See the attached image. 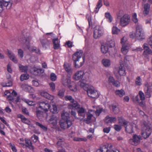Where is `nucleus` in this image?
Returning <instances> with one entry per match:
<instances>
[{
	"mask_svg": "<svg viewBox=\"0 0 152 152\" xmlns=\"http://www.w3.org/2000/svg\"><path fill=\"white\" fill-rule=\"evenodd\" d=\"M83 54V52L81 50L77 51L73 54L72 59L75 68H80L83 65L85 61V58L82 56Z\"/></svg>",
	"mask_w": 152,
	"mask_h": 152,
	"instance_id": "nucleus-1",
	"label": "nucleus"
},
{
	"mask_svg": "<svg viewBox=\"0 0 152 152\" xmlns=\"http://www.w3.org/2000/svg\"><path fill=\"white\" fill-rule=\"evenodd\" d=\"M69 114L65 112L61 114L62 119L60 123L61 128L65 129L69 128L72 125V121L69 120Z\"/></svg>",
	"mask_w": 152,
	"mask_h": 152,
	"instance_id": "nucleus-2",
	"label": "nucleus"
},
{
	"mask_svg": "<svg viewBox=\"0 0 152 152\" xmlns=\"http://www.w3.org/2000/svg\"><path fill=\"white\" fill-rule=\"evenodd\" d=\"M123 12L120 11L117 15V18L120 19V24L122 27L128 25L130 22V16L128 14H126L122 16Z\"/></svg>",
	"mask_w": 152,
	"mask_h": 152,
	"instance_id": "nucleus-3",
	"label": "nucleus"
},
{
	"mask_svg": "<svg viewBox=\"0 0 152 152\" xmlns=\"http://www.w3.org/2000/svg\"><path fill=\"white\" fill-rule=\"evenodd\" d=\"M151 124L146 122L143 123V126L142 127L141 134L144 138L148 137L151 133Z\"/></svg>",
	"mask_w": 152,
	"mask_h": 152,
	"instance_id": "nucleus-4",
	"label": "nucleus"
},
{
	"mask_svg": "<svg viewBox=\"0 0 152 152\" xmlns=\"http://www.w3.org/2000/svg\"><path fill=\"white\" fill-rule=\"evenodd\" d=\"M115 45V42L112 40L102 44L101 47V51L102 53L105 54L108 51L109 48L113 47Z\"/></svg>",
	"mask_w": 152,
	"mask_h": 152,
	"instance_id": "nucleus-5",
	"label": "nucleus"
},
{
	"mask_svg": "<svg viewBox=\"0 0 152 152\" xmlns=\"http://www.w3.org/2000/svg\"><path fill=\"white\" fill-rule=\"evenodd\" d=\"M65 99L66 101H69L71 102L68 105L69 109H72L74 108H77L79 107L77 102L75 101L71 96H66L65 97Z\"/></svg>",
	"mask_w": 152,
	"mask_h": 152,
	"instance_id": "nucleus-6",
	"label": "nucleus"
},
{
	"mask_svg": "<svg viewBox=\"0 0 152 152\" xmlns=\"http://www.w3.org/2000/svg\"><path fill=\"white\" fill-rule=\"evenodd\" d=\"M12 2L10 0H0V13L5 7L7 9H10L12 6Z\"/></svg>",
	"mask_w": 152,
	"mask_h": 152,
	"instance_id": "nucleus-7",
	"label": "nucleus"
},
{
	"mask_svg": "<svg viewBox=\"0 0 152 152\" xmlns=\"http://www.w3.org/2000/svg\"><path fill=\"white\" fill-rule=\"evenodd\" d=\"M72 82H71V79L70 77L67 76H63L61 79V83L62 85L65 87H68L70 90L73 91L76 90L75 88H73L71 87V86H70V85L71 84Z\"/></svg>",
	"mask_w": 152,
	"mask_h": 152,
	"instance_id": "nucleus-8",
	"label": "nucleus"
},
{
	"mask_svg": "<svg viewBox=\"0 0 152 152\" xmlns=\"http://www.w3.org/2000/svg\"><path fill=\"white\" fill-rule=\"evenodd\" d=\"M129 57L128 56H126L124 58V63H123L122 61H120V66L119 67L118 72L121 76H124L126 75L125 69L124 65L126 63L127 60L129 59Z\"/></svg>",
	"mask_w": 152,
	"mask_h": 152,
	"instance_id": "nucleus-9",
	"label": "nucleus"
},
{
	"mask_svg": "<svg viewBox=\"0 0 152 152\" xmlns=\"http://www.w3.org/2000/svg\"><path fill=\"white\" fill-rule=\"evenodd\" d=\"M103 30L101 27L96 26L94 32V37L95 39L99 38L103 34Z\"/></svg>",
	"mask_w": 152,
	"mask_h": 152,
	"instance_id": "nucleus-10",
	"label": "nucleus"
},
{
	"mask_svg": "<svg viewBox=\"0 0 152 152\" xmlns=\"http://www.w3.org/2000/svg\"><path fill=\"white\" fill-rule=\"evenodd\" d=\"M135 36L138 39H144L143 31L141 26H138L136 27Z\"/></svg>",
	"mask_w": 152,
	"mask_h": 152,
	"instance_id": "nucleus-11",
	"label": "nucleus"
},
{
	"mask_svg": "<svg viewBox=\"0 0 152 152\" xmlns=\"http://www.w3.org/2000/svg\"><path fill=\"white\" fill-rule=\"evenodd\" d=\"M88 96L93 98H97L99 96V93L96 91L91 88H88L86 91Z\"/></svg>",
	"mask_w": 152,
	"mask_h": 152,
	"instance_id": "nucleus-12",
	"label": "nucleus"
},
{
	"mask_svg": "<svg viewBox=\"0 0 152 152\" xmlns=\"http://www.w3.org/2000/svg\"><path fill=\"white\" fill-rule=\"evenodd\" d=\"M141 138L140 136H137L136 134L134 135L132 138L129 139V142L132 145H137L140 143Z\"/></svg>",
	"mask_w": 152,
	"mask_h": 152,
	"instance_id": "nucleus-13",
	"label": "nucleus"
},
{
	"mask_svg": "<svg viewBox=\"0 0 152 152\" xmlns=\"http://www.w3.org/2000/svg\"><path fill=\"white\" fill-rule=\"evenodd\" d=\"M50 106L47 102H41L39 103V107L41 108L45 112L48 111L50 108Z\"/></svg>",
	"mask_w": 152,
	"mask_h": 152,
	"instance_id": "nucleus-14",
	"label": "nucleus"
},
{
	"mask_svg": "<svg viewBox=\"0 0 152 152\" xmlns=\"http://www.w3.org/2000/svg\"><path fill=\"white\" fill-rule=\"evenodd\" d=\"M143 46L144 50L143 52V55L145 57H147L149 55L152 54V51L150 49L147 44H144Z\"/></svg>",
	"mask_w": 152,
	"mask_h": 152,
	"instance_id": "nucleus-15",
	"label": "nucleus"
},
{
	"mask_svg": "<svg viewBox=\"0 0 152 152\" xmlns=\"http://www.w3.org/2000/svg\"><path fill=\"white\" fill-rule=\"evenodd\" d=\"M84 75L83 71L80 70L77 71L73 75V78L76 80H78L82 79Z\"/></svg>",
	"mask_w": 152,
	"mask_h": 152,
	"instance_id": "nucleus-16",
	"label": "nucleus"
},
{
	"mask_svg": "<svg viewBox=\"0 0 152 152\" xmlns=\"http://www.w3.org/2000/svg\"><path fill=\"white\" fill-rule=\"evenodd\" d=\"M87 75H87V76L86 78V79H85L84 78H83L82 80V81L80 82V86L81 87L83 88L84 89L85 91H86V90L88 88V85L86 83H85L88 80L89 78V76L88 75V73H87Z\"/></svg>",
	"mask_w": 152,
	"mask_h": 152,
	"instance_id": "nucleus-17",
	"label": "nucleus"
},
{
	"mask_svg": "<svg viewBox=\"0 0 152 152\" xmlns=\"http://www.w3.org/2000/svg\"><path fill=\"white\" fill-rule=\"evenodd\" d=\"M78 105L79 106L78 108H75L77 110V113L79 116L84 118L85 116L86 110L83 107H80V105L78 103Z\"/></svg>",
	"mask_w": 152,
	"mask_h": 152,
	"instance_id": "nucleus-18",
	"label": "nucleus"
},
{
	"mask_svg": "<svg viewBox=\"0 0 152 152\" xmlns=\"http://www.w3.org/2000/svg\"><path fill=\"white\" fill-rule=\"evenodd\" d=\"M108 82L109 83H112L115 86L118 87L120 86L119 82L117 80H115L113 77L110 76L109 77Z\"/></svg>",
	"mask_w": 152,
	"mask_h": 152,
	"instance_id": "nucleus-19",
	"label": "nucleus"
},
{
	"mask_svg": "<svg viewBox=\"0 0 152 152\" xmlns=\"http://www.w3.org/2000/svg\"><path fill=\"white\" fill-rule=\"evenodd\" d=\"M53 48L55 50L58 49L60 47V41L58 38H54L52 39Z\"/></svg>",
	"mask_w": 152,
	"mask_h": 152,
	"instance_id": "nucleus-20",
	"label": "nucleus"
},
{
	"mask_svg": "<svg viewBox=\"0 0 152 152\" xmlns=\"http://www.w3.org/2000/svg\"><path fill=\"white\" fill-rule=\"evenodd\" d=\"M57 118L53 115L50 117L48 121V122L49 124H52L53 126H55L57 124Z\"/></svg>",
	"mask_w": 152,
	"mask_h": 152,
	"instance_id": "nucleus-21",
	"label": "nucleus"
},
{
	"mask_svg": "<svg viewBox=\"0 0 152 152\" xmlns=\"http://www.w3.org/2000/svg\"><path fill=\"white\" fill-rule=\"evenodd\" d=\"M117 119L115 117H110L109 116H106L104 121L107 124L115 123Z\"/></svg>",
	"mask_w": 152,
	"mask_h": 152,
	"instance_id": "nucleus-22",
	"label": "nucleus"
},
{
	"mask_svg": "<svg viewBox=\"0 0 152 152\" xmlns=\"http://www.w3.org/2000/svg\"><path fill=\"white\" fill-rule=\"evenodd\" d=\"M41 95L42 96L50 100H53L54 99L53 96L50 95L48 93L43 91L41 93Z\"/></svg>",
	"mask_w": 152,
	"mask_h": 152,
	"instance_id": "nucleus-23",
	"label": "nucleus"
},
{
	"mask_svg": "<svg viewBox=\"0 0 152 152\" xmlns=\"http://www.w3.org/2000/svg\"><path fill=\"white\" fill-rule=\"evenodd\" d=\"M150 7V5L148 3L145 4L144 5L143 12L144 16H146L148 14Z\"/></svg>",
	"mask_w": 152,
	"mask_h": 152,
	"instance_id": "nucleus-24",
	"label": "nucleus"
},
{
	"mask_svg": "<svg viewBox=\"0 0 152 152\" xmlns=\"http://www.w3.org/2000/svg\"><path fill=\"white\" fill-rule=\"evenodd\" d=\"M130 48V45L129 44H127L122 45L121 49L122 53L125 55L126 54Z\"/></svg>",
	"mask_w": 152,
	"mask_h": 152,
	"instance_id": "nucleus-25",
	"label": "nucleus"
},
{
	"mask_svg": "<svg viewBox=\"0 0 152 152\" xmlns=\"http://www.w3.org/2000/svg\"><path fill=\"white\" fill-rule=\"evenodd\" d=\"M18 118H20L21 119V121L26 124L29 125L30 124V121L26 118L23 115L19 114L18 115Z\"/></svg>",
	"mask_w": 152,
	"mask_h": 152,
	"instance_id": "nucleus-26",
	"label": "nucleus"
},
{
	"mask_svg": "<svg viewBox=\"0 0 152 152\" xmlns=\"http://www.w3.org/2000/svg\"><path fill=\"white\" fill-rule=\"evenodd\" d=\"M118 120L119 124L124 126H126L128 123L127 121L124 120V119L121 117H118Z\"/></svg>",
	"mask_w": 152,
	"mask_h": 152,
	"instance_id": "nucleus-27",
	"label": "nucleus"
},
{
	"mask_svg": "<svg viewBox=\"0 0 152 152\" xmlns=\"http://www.w3.org/2000/svg\"><path fill=\"white\" fill-rule=\"evenodd\" d=\"M37 117L39 119H42L44 117L45 113L39 110H37L36 112Z\"/></svg>",
	"mask_w": 152,
	"mask_h": 152,
	"instance_id": "nucleus-28",
	"label": "nucleus"
},
{
	"mask_svg": "<svg viewBox=\"0 0 152 152\" xmlns=\"http://www.w3.org/2000/svg\"><path fill=\"white\" fill-rule=\"evenodd\" d=\"M125 128V131L127 133L130 134L133 132V126L131 124H127L126 126H124Z\"/></svg>",
	"mask_w": 152,
	"mask_h": 152,
	"instance_id": "nucleus-29",
	"label": "nucleus"
},
{
	"mask_svg": "<svg viewBox=\"0 0 152 152\" xmlns=\"http://www.w3.org/2000/svg\"><path fill=\"white\" fill-rule=\"evenodd\" d=\"M8 54L9 57L10 59L15 63H17L18 60L15 56V55L13 53H12L10 52H8Z\"/></svg>",
	"mask_w": 152,
	"mask_h": 152,
	"instance_id": "nucleus-30",
	"label": "nucleus"
},
{
	"mask_svg": "<svg viewBox=\"0 0 152 152\" xmlns=\"http://www.w3.org/2000/svg\"><path fill=\"white\" fill-rule=\"evenodd\" d=\"M64 68L65 70L69 73L72 72V70L70 65L68 63H65L64 65Z\"/></svg>",
	"mask_w": 152,
	"mask_h": 152,
	"instance_id": "nucleus-31",
	"label": "nucleus"
},
{
	"mask_svg": "<svg viewBox=\"0 0 152 152\" xmlns=\"http://www.w3.org/2000/svg\"><path fill=\"white\" fill-rule=\"evenodd\" d=\"M102 63L105 67L109 66L111 64V62L108 59H103L102 60Z\"/></svg>",
	"mask_w": 152,
	"mask_h": 152,
	"instance_id": "nucleus-32",
	"label": "nucleus"
},
{
	"mask_svg": "<svg viewBox=\"0 0 152 152\" xmlns=\"http://www.w3.org/2000/svg\"><path fill=\"white\" fill-rule=\"evenodd\" d=\"M115 94L116 95L121 97L125 95V92L123 89L118 90L115 91Z\"/></svg>",
	"mask_w": 152,
	"mask_h": 152,
	"instance_id": "nucleus-33",
	"label": "nucleus"
},
{
	"mask_svg": "<svg viewBox=\"0 0 152 152\" xmlns=\"http://www.w3.org/2000/svg\"><path fill=\"white\" fill-rule=\"evenodd\" d=\"M25 142L26 144V146L28 147L30 149L33 150L34 149V147L32 145V143L31 140L28 139H25Z\"/></svg>",
	"mask_w": 152,
	"mask_h": 152,
	"instance_id": "nucleus-34",
	"label": "nucleus"
},
{
	"mask_svg": "<svg viewBox=\"0 0 152 152\" xmlns=\"http://www.w3.org/2000/svg\"><path fill=\"white\" fill-rule=\"evenodd\" d=\"M41 42L43 47L46 48L49 45V41L47 39L41 40Z\"/></svg>",
	"mask_w": 152,
	"mask_h": 152,
	"instance_id": "nucleus-35",
	"label": "nucleus"
},
{
	"mask_svg": "<svg viewBox=\"0 0 152 152\" xmlns=\"http://www.w3.org/2000/svg\"><path fill=\"white\" fill-rule=\"evenodd\" d=\"M102 0H99L96 5V10H95V12L96 13L98 12L100 8L102 6Z\"/></svg>",
	"mask_w": 152,
	"mask_h": 152,
	"instance_id": "nucleus-36",
	"label": "nucleus"
},
{
	"mask_svg": "<svg viewBox=\"0 0 152 152\" xmlns=\"http://www.w3.org/2000/svg\"><path fill=\"white\" fill-rule=\"evenodd\" d=\"M93 116V115L92 114L88 113L87 114V117L84 119V121H86L87 124H89L91 122V119L92 117Z\"/></svg>",
	"mask_w": 152,
	"mask_h": 152,
	"instance_id": "nucleus-37",
	"label": "nucleus"
},
{
	"mask_svg": "<svg viewBox=\"0 0 152 152\" xmlns=\"http://www.w3.org/2000/svg\"><path fill=\"white\" fill-rule=\"evenodd\" d=\"M19 67L20 71L22 72H26L28 69V67L27 66H23L21 65H19Z\"/></svg>",
	"mask_w": 152,
	"mask_h": 152,
	"instance_id": "nucleus-38",
	"label": "nucleus"
},
{
	"mask_svg": "<svg viewBox=\"0 0 152 152\" xmlns=\"http://www.w3.org/2000/svg\"><path fill=\"white\" fill-rule=\"evenodd\" d=\"M113 110L115 114L118 113L120 111L118 107L116 105H113L112 106Z\"/></svg>",
	"mask_w": 152,
	"mask_h": 152,
	"instance_id": "nucleus-39",
	"label": "nucleus"
},
{
	"mask_svg": "<svg viewBox=\"0 0 152 152\" xmlns=\"http://www.w3.org/2000/svg\"><path fill=\"white\" fill-rule=\"evenodd\" d=\"M120 31V30L116 26H113L112 28V33L113 34H117Z\"/></svg>",
	"mask_w": 152,
	"mask_h": 152,
	"instance_id": "nucleus-40",
	"label": "nucleus"
},
{
	"mask_svg": "<svg viewBox=\"0 0 152 152\" xmlns=\"http://www.w3.org/2000/svg\"><path fill=\"white\" fill-rule=\"evenodd\" d=\"M105 16L106 18L108 19L109 22H111L112 21V17L110 13L109 12H106L105 14Z\"/></svg>",
	"mask_w": 152,
	"mask_h": 152,
	"instance_id": "nucleus-41",
	"label": "nucleus"
},
{
	"mask_svg": "<svg viewBox=\"0 0 152 152\" xmlns=\"http://www.w3.org/2000/svg\"><path fill=\"white\" fill-rule=\"evenodd\" d=\"M36 125L39 126L42 130L45 131H46L47 130V128L46 126H44L38 122H36Z\"/></svg>",
	"mask_w": 152,
	"mask_h": 152,
	"instance_id": "nucleus-42",
	"label": "nucleus"
},
{
	"mask_svg": "<svg viewBox=\"0 0 152 152\" xmlns=\"http://www.w3.org/2000/svg\"><path fill=\"white\" fill-rule=\"evenodd\" d=\"M139 95L140 100L142 101L144 100L145 99V95L141 91H139L138 95Z\"/></svg>",
	"mask_w": 152,
	"mask_h": 152,
	"instance_id": "nucleus-43",
	"label": "nucleus"
},
{
	"mask_svg": "<svg viewBox=\"0 0 152 152\" xmlns=\"http://www.w3.org/2000/svg\"><path fill=\"white\" fill-rule=\"evenodd\" d=\"M28 78V76L27 75L23 74L21 75L20 79L21 81H23L24 80H26Z\"/></svg>",
	"mask_w": 152,
	"mask_h": 152,
	"instance_id": "nucleus-44",
	"label": "nucleus"
},
{
	"mask_svg": "<svg viewBox=\"0 0 152 152\" xmlns=\"http://www.w3.org/2000/svg\"><path fill=\"white\" fill-rule=\"evenodd\" d=\"M102 152H109L110 151L107 148L106 145H104L101 147L99 149Z\"/></svg>",
	"mask_w": 152,
	"mask_h": 152,
	"instance_id": "nucleus-45",
	"label": "nucleus"
},
{
	"mask_svg": "<svg viewBox=\"0 0 152 152\" xmlns=\"http://www.w3.org/2000/svg\"><path fill=\"white\" fill-rule=\"evenodd\" d=\"M50 112L53 113H57V109L56 105H53V108L50 110Z\"/></svg>",
	"mask_w": 152,
	"mask_h": 152,
	"instance_id": "nucleus-46",
	"label": "nucleus"
},
{
	"mask_svg": "<svg viewBox=\"0 0 152 152\" xmlns=\"http://www.w3.org/2000/svg\"><path fill=\"white\" fill-rule=\"evenodd\" d=\"M24 42H25L24 45L28 49H29L30 44L29 40L28 39H26Z\"/></svg>",
	"mask_w": 152,
	"mask_h": 152,
	"instance_id": "nucleus-47",
	"label": "nucleus"
},
{
	"mask_svg": "<svg viewBox=\"0 0 152 152\" xmlns=\"http://www.w3.org/2000/svg\"><path fill=\"white\" fill-rule=\"evenodd\" d=\"M141 79L140 77H138L135 80L136 84L138 86H140L141 85Z\"/></svg>",
	"mask_w": 152,
	"mask_h": 152,
	"instance_id": "nucleus-48",
	"label": "nucleus"
},
{
	"mask_svg": "<svg viewBox=\"0 0 152 152\" xmlns=\"http://www.w3.org/2000/svg\"><path fill=\"white\" fill-rule=\"evenodd\" d=\"M132 99L133 102L134 103H139V102L140 101L138 97V95L136 96H133L132 97Z\"/></svg>",
	"mask_w": 152,
	"mask_h": 152,
	"instance_id": "nucleus-49",
	"label": "nucleus"
},
{
	"mask_svg": "<svg viewBox=\"0 0 152 152\" xmlns=\"http://www.w3.org/2000/svg\"><path fill=\"white\" fill-rule=\"evenodd\" d=\"M42 71V69H38L37 68L35 69L34 70V74L36 75H38L40 74Z\"/></svg>",
	"mask_w": 152,
	"mask_h": 152,
	"instance_id": "nucleus-50",
	"label": "nucleus"
},
{
	"mask_svg": "<svg viewBox=\"0 0 152 152\" xmlns=\"http://www.w3.org/2000/svg\"><path fill=\"white\" fill-rule=\"evenodd\" d=\"M137 16L136 13H134L132 15V20L135 23H137L138 21Z\"/></svg>",
	"mask_w": 152,
	"mask_h": 152,
	"instance_id": "nucleus-51",
	"label": "nucleus"
},
{
	"mask_svg": "<svg viewBox=\"0 0 152 152\" xmlns=\"http://www.w3.org/2000/svg\"><path fill=\"white\" fill-rule=\"evenodd\" d=\"M103 109L101 108L96 109L95 112V113L97 116H99L100 113L103 111Z\"/></svg>",
	"mask_w": 152,
	"mask_h": 152,
	"instance_id": "nucleus-52",
	"label": "nucleus"
},
{
	"mask_svg": "<svg viewBox=\"0 0 152 152\" xmlns=\"http://www.w3.org/2000/svg\"><path fill=\"white\" fill-rule=\"evenodd\" d=\"M23 52L21 49H19L18 50V55L19 56L22 58L23 56Z\"/></svg>",
	"mask_w": 152,
	"mask_h": 152,
	"instance_id": "nucleus-53",
	"label": "nucleus"
},
{
	"mask_svg": "<svg viewBox=\"0 0 152 152\" xmlns=\"http://www.w3.org/2000/svg\"><path fill=\"white\" fill-rule=\"evenodd\" d=\"M7 99L8 100L12 102L14 101V97L10 93L9 95L7 96Z\"/></svg>",
	"mask_w": 152,
	"mask_h": 152,
	"instance_id": "nucleus-54",
	"label": "nucleus"
},
{
	"mask_svg": "<svg viewBox=\"0 0 152 152\" xmlns=\"http://www.w3.org/2000/svg\"><path fill=\"white\" fill-rule=\"evenodd\" d=\"M64 94V91L63 89H62L59 91L58 95V96L61 97H63Z\"/></svg>",
	"mask_w": 152,
	"mask_h": 152,
	"instance_id": "nucleus-55",
	"label": "nucleus"
},
{
	"mask_svg": "<svg viewBox=\"0 0 152 152\" xmlns=\"http://www.w3.org/2000/svg\"><path fill=\"white\" fill-rule=\"evenodd\" d=\"M50 78L52 81H55L56 79V75L55 74L52 73L50 75Z\"/></svg>",
	"mask_w": 152,
	"mask_h": 152,
	"instance_id": "nucleus-56",
	"label": "nucleus"
},
{
	"mask_svg": "<svg viewBox=\"0 0 152 152\" xmlns=\"http://www.w3.org/2000/svg\"><path fill=\"white\" fill-rule=\"evenodd\" d=\"M7 71L10 73H12V70L11 68V65L10 64H8L7 66Z\"/></svg>",
	"mask_w": 152,
	"mask_h": 152,
	"instance_id": "nucleus-57",
	"label": "nucleus"
},
{
	"mask_svg": "<svg viewBox=\"0 0 152 152\" xmlns=\"http://www.w3.org/2000/svg\"><path fill=\"white\" fill-rule=\"evenodd\" d=\"M86 18L88 19L89 24L90 25L91 23V14H87L86 16Z\"/></svg>",
	"mask_w": 152,
	"mask_h": 152,
	"instance_id": "nucleus-58",
	"label": "nucleus"
},
{
	"mask_svg": "<svg viewBox=\"0 0 152 152\" xmlns=\"http://www.w3.org/2000/svg\"><path fill=\"white\" fill-rule=\"evenodd\" d=\"M145 95L146 98H150L151 96L150 91L148 88H147V91L145 92Z\"/></svg>",
	"mask_w": 152,
	"mask_h": 152,
	"instance_id": "nucleus-59",
	"label": "nucleus"
},
{
	"mask_svg": "<svg viewBox=\"0 0 152 152\" xmlns=\"http://www.w3.org/2000/svg\"><path fill=\"white\" fill-rule=\"evenodd\" d=\"M115 129L117 132H119L121 129V126L118 125H114Z\"/></svg>",
	"mask_w": 152,
	"mask_h": 152,
	"instance_id": "nucleus-60",
	"label": "nucleus"
},
{
	"mask_svg": "<svg viewBox=\"0 0 152 152\" xmlns=\"http://www.w3.org/2000/svg\"><path fill=\"white\" fill-rule=\"evenodd\" d=\"M121 43L123 45L127 44L126 43V38L125 37H123L121 39Z\"/></svg>",
	"mask_w": 152,
	"mask_h": 152,
	"instance_id": "nucleus-61",
	"label": "nucleus"
},
{
	"mask_svg": "<svg viewBox=\"0 0 152 152\" xmlns=\"http://www.w3.org/2000/svg\"><path fill=\"white\" fill-rule=\"evenodd\" d=\"M9 145L11 147L13 151L14 152H17V150L16 148L14 145L12 144L11 143H10L9 144Z\"/></svg>",
	"mask_w": 152,
	"mask_h": 152,
	"instance_id": "nucleus-62",
	"label": "nucleus"
},
{
	"mask_svg": "<svg viewBox=\"0 0 152 152\" xmlns=\"http://www.w3.org/2000/svg\"><path fill=\"white\" fill-rule=\"evenodd\" d=\"M32 139L34 142H36L38 140V137L37 136L34 134L31 137Z\"/></svg>",
	"mask_w": 152,
	"mask_h": 152,
	"instance_id": "nucleus-63",
	"label": "nucleus"
},
{
	"mask_svg": "<svg viewBox=\"0 0 152 152\" xmlns=\"http://www.w3.org/2000/svg\"><path fill=\"white\" fill-rule=\"evenodd\" d=\"M49 84L51 89L52 90V91H53L54 90H55V84L53 82H51Z\"/></svg>",
	"mask_w": 152,
	"mask_h": 152,
	"instance_id": "nucleus-64",
	"label": "nucleus"
}]
</instances>
